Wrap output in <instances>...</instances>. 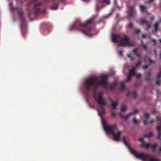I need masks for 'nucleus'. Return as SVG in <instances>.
I'll return each instance as SVG.
<instances>
[{
    "label": "nucleus",
    "instance_id": "47",
    "mask_svg": "<svg viewBox=\"0 0 161 161\" xmlns=\"http://www.w3.org/2000/svg\"><path fill=\"white\" fill-rule=\"evenodd\" d=\"M146 36L147 35L146 34H142V36L143 38H144L146 37Z\"/></svg>",
    "mask_w": 161,
    "mask_h": 161
},
{
    "label": "nucleus",
    "instance_id": "58",
    "mask_svg": "<svg viewBox=\"0 0 161 161\" xmlns=\"http://www.w3.org/2000/svg\"><path fill=\"white\" fill-rule=\"evenodd\" d=\"M31 0L32 2H36V1H37V0Z\"/></svg>",
    "mask_w": 161,
    "mask_h": 161
},
{
    "label": "nucleus",
    "instance_id": "1",
    "mask_svg": "<svg viewBox=\"0 0 161 161\" xmlns=\"http://www.w3.org/2000/svg\"><path fill=\"white\" fill-rule=\"evenodd\" d=\"M108 75H103L101 76V80L98 81L96 79L92 77L89 78L85 80L84 86L86 90L88 91L93 87L94 90L99 85H102L106 87L107 85V79Z\"/></svg>",
    "mask_w": 161,
    "mask_h": 161
},
{
    "label": "nucleus",
    "instance_id": "46",
    "mask_svg": "<svg viewBox=\"0 0 161 161\" xmlns=\"http://www.w3.org/2000/svg\"><path fill=\"white\" fill-rule=\"evenodd\" d=\"M157 111L155 110H153L152 111V113L153 114H155L157 113Z\"/></svg>",
    "mask_w": 161,
    "mask_h": 161
},
{
    "label": "nucleus",
    "instance_id": "48",
    "mask_svg": "<svg viewBox=\"0 0 161 161\" xmlns=\"http://www.w3.org/2000/svg\"><path fill=\"white\" fill-rule=\"evenodd\" d=\"M96 10H97V11H99L100 9V8L98 7V6L97 5L96 6Z\"/></svg>",
    "mask_w": 161,
    "mask_h": 161
},
{
    "label": "nucleus",
    "instance_id": "37",
    "mask_svg": "<svg viewBox=\"0 0 161 161\" xmlns=\"http://www.w3.org/2000/svg\"><path fill=\"white\" fill-rule=\"evenodd\" d=\"M141 23L142 24H147V22L145 20L142 19L141 20Z\"/></svg>",
    "mask_w": 161,
    "mask_h": 161
},
{
    "label": "nucleus",
    "instance_id": "40",
    "mask_svg": "<svg viewBox=\"0 0 161 161\" xmlns=\"http://www.w3.org/2000/svg\"><path fill=\"white\" fill-rule=\"evenodd\" d=\"M133 25L131 22H130L128 25V26L130 28H132L133 27Z\"/></svg>",
    "mask_w": 161,
    "mask_h": 161
},
{
    "label": "nucleus",
    "instance_id": "57",
    "mask_svg": "<svg viewBox=\"0 0 161 161\" xmlns=\"http://www.w3.org/2000/svg\"><path fill=\"white\" fill-rule=\"evenodd\" d=\"M112 115L114 117L115 116V114L114 113H112Z\"/></svg>",
    "mask_w": 161,
    "mask_h": 161
},
{
    "label": "nucleus",
    "instance_id": "9",
    "mask_svg": "<svg viewBox=\"0 0 161 161\" xmlns=\"http://www.w3.org/2000/svg\"><path fill=\"white\" fill-rule=\"evenodd\" d=\"M135 7L134 6H130V10L129 12V14L130 17H132L133 15L135 14Z\"/></svg>",
    "mask_w": 161,
    "mask_h": 161
},
{
    "label": "nucleus",
    "instance_id": "51",
    "mask_svg": "<svg viewBox=\"0 0 161 161\" xmlns=\"http://www.w3.org/2000/svg\"><path fill=\"white\" fill-rule=\"evenodd\" d=\"M153 52H154V54L155 56H156L157 53H156V50L155 49H154L153 50Z\"/></svg>",
    "mask_w": 161,
    "mask_h": 161
},
{
    "label": "nucleus",
    "instance_id": "44",
    "mask_svg": "<svg viewBox=\"0 0 161 161\" xmlns=\"http://www.w3.org/2000/svg\"><path fill=\"white\" fill-rule=\"evenodd\" d=\"M119 55L120 56H122V51H119Z\"/></svg>",
    "mask_w": 161,
    "mask_h": 161
},
{
    "label": "nucleus",
    "instance_id": "29",
    "mask_svg": "<svg viewBox=\"0 0 161 161\" xmlns=\"http://www.w3.org/2000/svg\"><path fill=\"white\" fill-rule=\"evenodd\" d=\"M132 95L134 99L136 98L137 97V94L135 91H134L132 93Z\"/></svg>",
    "mask_w": 161,
    "mask_h": 161
},
{
    "label": "nucleus",
    "instance_id": "36",
    "mask_svg": "<svg viewBox=\"0 0 161 161\" xmlns=\"http://www.w3.org/2000/svg\"><path fill=\"white\" fill-rule=\"evenodd\" d=\"M103 3H106L107 4H109L110 3L109 1L108 0H103Z\"/></svg>",
    "mask_w": 161,
    "mask_h": 161
},
{
    "label": "nucleus",
    "instance_id": "30",
    "mask_svg": "<svg viewBox=\"0 0 161 161\" xmlns=\"http://www.w3.org/2000/svg\"><path fill=\"white\" fill-rule=\"evenodd\" d=\"M132 121L134 124H136L139 123V121L136 118H134L133 119Z\"/></svg>",
    "mask_w": 161,
    "mask_h": 161
},
{
    "label": "nucleus",
    "instance_id": "42",
    "mask_svg": "<svg viewBox=\"0 0 161 161\" xmlns=\"http://www.w3.org/2000/svg\"><path fill=\"white\" fill-rule=\"evenodd\" d=\"M149 64H151L153 63V61L151 59H148Z\"/></svg>",
    "mask_w": 161,
    "mask_h": 161
},
{
    "label": "nucleus",
    "instance_id": "3",
    "mask_svg": "<svg viewBox=\"0 0 161 161\" xmlns=\"http://www.w3.org/2000/svg\"><path fill=\"white\" fill-rule=\"evenodd\" d=\"M102 121L104 130L108 133L112 134L115 141H119L121 132L119 130L116 124H107L103 119H102Z\"/></svg>",
    "mask_w": 161,
    "mask_h": 161
},
{
    "label": "nucleus",
    "instance_id": "22",
    "mask_svg": "<svg viewBox=\"0 0 161 161\" xmlns=\"http://www.w3.org/2000/svg\"><path fill=\"white\" fill-rule=\"evenodd\" d=\"M141 46L142 47L143 49L146 51L147 50V47L146 45L142 41H141Z\"/></svg>",
    "mask_w": 161,
    "mask_h": 161
},
{
    "label": "nucleus",
    "instance_id": "61",
    "mask_svg": "<svg viewBox=\"0 0 161 161\" xmlns=\"http://www.w3.org/2000/svg\"><path fill=\"white\" fill-rule=\"evenodd\" d=\"M90 107L91 108H93V107H92V106L91 105H90Z\"/></svg>",
    "mask_w": 161,
    "mask_h": 161
},
{
    "label": "nucleus",
    "instance_id": "11",
    "mask_svg": "<svg viewBox=\"0 0 161 161\" xmlns=\"http://www.w3.org/2000/svg\"><path fill=\"white\" fill-rule=\"evenodd\" d=\"M18 12L19 14L22 21L24 22H25V19L23 16L24 13V12L22 11V9L21 8V10H19V9H18Z\"/></svg>",
    "mask_w": 161,
    "mask_h": 161
},
{
    "label": "nucleus",
    "instance_id": "2",
    "mask_svg": "<svg viewBox=\"0 0 161 161\" xmlns=\"http://www.w3.org/2000/svg\"><path fill=\"white\" fill-rule=\"evenodd\" d=\"M121 140L124 142L125 145L127 147L130 153L136 158L139 159L142 161H160L158 159L153 158L150 154L144 153H136L135 151L131 148L127 142L125 137H122L121 138Z\"/></svg>",
    "mask_w": 161,
    "mask_h": 161
},
{
    "label": "nucleus",
    "instance_id": "45",
    "mask_svg": "<svg viewBox=\"0 0 161 161\" xmlns=\"http://www.w3.org/2000/svg\"><path fill=\"white\" fill-rule=\"evenodd\" d=\"M148 67V65H146L144 66L142 68L143 69H146Z\"/></svg>",
    "mask_w": 161,
    "mask_h": 161
},
{
    "label": "nucleus",
    "instance_id": "24",
    "mask_svg": "<svg viewBox=\"0 0 161 161\" xmlns=\"http://www.w3.org/2000/svg\"><path fill=\"white\" fill-rule=\"evenodd\" d=\"M153 133L152 132H150L147 135H145L144 136V137L149 138L151 137L153 135Z\"/></svg>",
    "mask_w": 161,
    "mask_h": 161
},
{
    "label": "nucleus",
    "instance_id": "25",
    "mask_svg": "<svg viewBox=\"0 0 161 161\" xmlns=\"http://www.w3.org/2000/svg\"><path fill=\"white\" fill-rule=\"evenodd\" d=\"M125 87V86L124 82H122L121 85L120 86V89L121 90H123L124 89Z\"/></svg>",
    "mask_w": 161,
    "mask_h": 161
},
{
    "label": "nucleus",
    "instance_id": "59",
    "mask_svg": "<svg viewBox=\"0 0 161 161\" xmlns=\"http://www.w3.org/2000/svg\"><path fill=\"white\" fill-rule=\"evenodd\" d=\"M159 57L160 58H161V52L159 54Z\"/></svg>",
    "mask_w": 161,
    "mask_h": 161
},
{
    "label": "nucleus",
    "instance_id": "41",
    "mask_svg": "<svg viewBox=\"0 0 161 161\" xmlns=\"http://www.w3.org/2000/svg\"><path fill=\"white\" fill-rule=\"evenodd\" d=\"M20 29H21V31L22 33V35H23V25H22V24H21L20 25Z\"/></svg>",
    "mask_w": 161,
    "mask_h": 161
},
{
    "label": "nucleus",
    "instance_id": "34",
    "mask_svg": "<svg viewBox=\"0 0 161 161\" xmlns=\"http://www.w3.org/2000/svg\"><path fill=\"white\" fill-rule=\"evenodd\" d=\"M141 32L140 30L139 29H136L135 31V33L136 34H138Z\"/></svg>",
    "mask_w": 161,
    "mask_h": 161
},
{
    "label": "nucleus",
    "instance_id": "60",
    "mask_svg": "<svg viewBox=\"0 0 161 161\" xmlns=\"http://www.w3.org/2000/svg\"><path fill=\"white\" fill-rule=\"evenodd\" d=\"M19 2L20 3H22L23 2L21 0H19Z\"/></svg>",
    "mask_w": 161,
    "mask_h": 161
},
{
    "label": "nucleus",
    "instance_id": "31",
    "mask_svg": "<svg viewBox=\"0 0 161 161\" xmlns=\"http://www.w3.org/2000/svg\"><path fill=\"white\" fill-rule=\"evenodd\" d=\"M138 50V49L137 48H136L133 51V53L134 55H135L137 53V51Z\"/></svg>",
    "mask_w": 161,
    "mask_h": 161
},
{
    "label": "nucleus",
    "instance_id": "18",
    "mask_svg": "<svg viewBox=\"0 0 161 161\" xmlns=\"http://www.w3.org/2000/svg\"><path fill=\"white\" fill-rule=\"evenodd\" d=\"M150 147H151L153 151H155L157 146V144L156 143H154L153 144H150Z\"/></svg>",
    "mask_w": 161,
    "mask_h": 161
},
{
    "label": "nucleus",
    "instance_id": "52",
    "mask_svg": "<svg viewBox=\"0 0 161 161\" xmlns=\"http://www.w3.org/2000/svg\"><path fill=\"white\" fill-rule=\"evenodd\" d=\"M147 24V27L148 29H149L151 27V25L150 24Z\"/></svg>",
    "mask_w": 161,
    "mask_h": 161
},
{
    "label": "nucleus",
    "instance_id": "27",
    "mask_svg": "<svg viewBox=\"0 0 161 161\" xmlns=\"http://www.w3.org/2000/svg\"><path fill=\"white\" fill-rule=\"evenodd\" d=\"M127 108V107L125 106H122L121 107V110L122 112H125Z\"/></svg>",
    "mask_w": 161,
    "mask_h": 161
},
{
    "label": "nucleus",
    "instance_id": "19",
    "mask_svg": "<svg viewBox=\"0 0 161 161\" xmlns=\"http://www.w3.org/2000/svg\"><path fill=\"white\" fill-rule=\"evenodd\" d=\"M101 111L98 112L99 115L102 117L103 114H104L105 113V110L104 108L103 107L101 108Z\"/></svg>",
    "mask_w": 161,
    "mask_h": 161
},
{
    "label": "nucleus",
    "instance_id": "50",
    "mask_svg": "<svg viewBox=\"0 0 161 161\" xmlns=\"http://www.w3.org/2000/svg\"><path fill=\"white\" fill-rule=\"evenodd\" d=\"M154 19V17L153 16H151L150 18V20L151 22H152Z\"/></svg>",
    "mask_w": 161,
    "mask_h": 161
},
{
    "label": "nucleus",
    "instance_id": "33",
    "mask_svg": "<svg viewBox=\"0 0 161 161\" xmlns=\"http://www.w3.org/2000/svg\"><path fill=\"white\" fill-rule=\"evenodd\" d=\"M144 136L143 137L140 138L139 139V142H141L142 143V144L143 142H145L144 141Z\"/></svg>",
    "mask_w": 161,
    "mask_h": 161
},
{
    "label": "nucleus",
    "instance_id": "14",
    "mask_svg": "<svg viewBox=\"0 0 161 161\" xmlns=\"http://www.w3.org/2000/svg\"><path fill=\"white\" fill-rule=\"evenodd\" d=\"M140 9L142 13L145 12L147 13V7L142 5H140L139 6Z\"/></svg>",
    "mask_w": 161,
    "mask_h": 161
},
{
    "label": "nucleus",
    "instance_id": "63",
    "mask_svg": "<svg viewBox=\"0 0 161 161\" xmlns=\"http://www.w3.org/2000/svg\"><path fill=\"white\" fill-rule=\"evenodd\" d=\"M60 0L61 1V2H63L64 0Z\"/></svg>",
    "mask_w": 161,
    "mask_h": 161
},
{
    "label": "nucleus",
    "instance_id": "62",
    "mask_svg": "<svg viewBox=\"0 0 161 161\" xmlns=\"http://www.w3.org/2000/svg\"><path fill=\"white\" fill-rule=\"evenodd\" d=\"M159 42L161 43V39H160L159 40Z\"/></svg>",
    "mask_w": 161,
    "mask_h": 161
},
{
    "label": "nucleus",
    "instance_id": "8",
    "mask_svg": "<svg viewBox=\"0 0 161 161\" xmlns=\"http://www.w3.org/2000/svg\"><path fill=\"white\" fill-rule=\"evenodd\" d=\"M41 4V3H38L35 5L34 7V14L36 15V14L40 12V6Z\"/></svg>",
    "mask_w": 161,
    "mask_h": 161
},
{
    "label": "nucleus",
    "instance_id": "20",
    "mask_svg": "<svg viewBox=\"0 0 161 161\" xmlns=\"http://www.w3.org/2000/svg\"><path fill=\"white\" fill-rule=\"evenodd\" d=\"M151 77V74L150 72L147 73V76L145 77V80L147 81H149L150 80Z\"/></svg>",
    "mask_w": 161,
    "mask_h": 161
},
{
    "label": "nucleus",
    "instance_id": "39",
    "mask_svg": "<svg viewBox=\"0 0 161 161\" xmlns=\"http://www.w3.org/2000/svg\"><path fill=\"white\" fill-rule=\"evenodd\" d=\"M138 113V110L136 109H134V112H133L130 113V114H135V113Z\"/></svg>",
    "mask_w": 161,
    "mask_h": 161
},
{
    "label": "nucleus",
    "instance_id": "32",
    "mask_svg": "<svg viewBox=\"0 0 161 161\" xmlns=\"http://www.w3.org/2000/svg\"><path fill=\"white\" fill-rule=\"evenodd\" d=\"M127 56L128 58H130V61H132V60L133 59V58L131 54H128L127 55Z\"/></svg>",
    "mask_w": 161,
    "mask_h": 161
},
{
    "label": "nucleus",
    "instance_id": "10",
    "mask_svg": "<svg viewBox=\"0 0 161 161\" xmlns=\"http://www.w3.org/2000/svg\"><path fill=\"white\" fill-rule=\"evenodd\" d=\"M157 81L155 83L157 85H159L161 82V71L158 74L156 79Z\"/></svg>",
    "mask_w": 161,
    "mask_h": 161
},
{
    "label": "nucleus",
    "instance_id": "12",
    "mask_svg": "<svg viewBox=\"0 0 161 161\" xmlns=\"http://www.w3.org/2000/svg\"><path fill=\"white\" fill-rule=\"evenodd\" d=\"M132 114H130V113H129L128 114L124 115L121 114H119V116L120 118H124V120L126 121L127 119H128L129 118V117Z\"/></svg>",
    "mask_w": 161,
    "mask_h": 161
},
{
    "label": "nucleus",
    "instance_id": "56",
    "mask_svg": "<svg viewBox=\"0 0 161 161\" xmlns=\"http://www.w3.org/2000/svg\"><path fill=\"white\" fill-rule=\"evenodd\" d=\"M153 122V120L151 119V120L149 122V123L150 124H152Z\"/></svg>",
    "mask_w": 161,
    "mask_h": 161
},
{
    "label": "nucleus",
    "instance_id": "6",
    "mask_svg": "<svg viewBox=\"0 0 161 161\" xmlns=\"http://www.w3.org/2000/svg\"><path fill=\"white\" fill-rule=\"evenodd\" d=\"M94 98L99 105H105V103L104 102L103 96L101 92H99L97 94L94 93Z\"/></svg>",
    "mask_w": 161,
    "mask_h": 161
},
{
    "label": "nucleus",
    "instance_id": "13",
    "mask_svg": "<svg viewBox=\"0 0 161 161\" xmlns=\"http://www.w3.org/2000/svg\"><path fill=\"white\" fill-rule=\"evenodd\" d=\"M150 144L147 143L145 142H143L142 144L140 146V147L142 148H145L148 149L150 147Z\"/></svg>",
    "mask_w": 161,
    "mask_h": 161
},
{
    "label": "nucleus",
    "instance_id": "7",
    "mask_svg": "<svg viewBox=\"0 0 161 161\" xmlns=\"http://www.w3.org/2000/svg\"><path fill=\"white\" fill-rule=\"evenodd\" d=\"M131 69H129V74L127 76V78L125 80V81L129 82L131 79L132 77L135 75V67L132 66L131 67Z\"/></svg>",
    "mask_w": 161,
    "mask_h": 161
},
{
    "label": "nucleus",
    "instance_id": "38",
    "mask_svg": "<svg viewBox=\"0 0 161 161\" xmlns=\"http://www.w3.org/2000/svg\"><path fill=\"white\" fill-rule=\"evenodd\" d=\"M135 76L138 79H139L141 77V75L140 74H136L135 75Z\"/></svg>",
    "mask_w": 161,
    "mask_h": 161
},
{
    "label": "nucleus",
    "instance_id": "4",
    "mask_svg": "<svg viewBox=\"0 0 161 161\" xmlns=\"http://www.w3.org/2000/svg\"><path fill=\"white\" fill-rule=\"evenodd\" d=\"M112 41L114 42H118L119 46L123 47H133L135 43L130 41V38L124 34L112 35Z\"/></svg>",
    "mask_w": 161,
    "mask_h": 161
},
{
    "label": "nucleus",
    "instance_id": "21",
    "mask_svg": "<svg viewBox=\"0 0 161 161\" xmlns=\"http://www.w3.org/2000/svg\"><path fill=\"white\" fill-rule=\"evenodd\" d=\"M159 23H156L154 25V30H153V32H156L157 31L158 28V27Z\"/></svg>",
    "mask_w": 161,
    "mask_h": 161
},
{
    "label": "nucleus",
    "instance_id": "53",
    "mask_svg": "<svg viewBox=\"0 0 161 161\" xmlns=\"http://www.w3.org/2000/svg\"><path fill=\"white\" fill-rule=\"evenodd\" d=\"M30 13H31V11H28V17L29 18H30Z\"/></svg>",
    "mask_w": 161,
    "mask_h": 161
},
{
    "label": "nucleus",
    "instance_id": "26",
    "mask_svg": "<svg viewBox=\"0 0 161 161\" xmlns=\"http://www.w3.org/2000/svg\"><path fill=\"white\" fill-rule=\"evenodd\" d=\"M117 85V83H114L112 85L110 86L109 88L110 90H112L114 89V87L116 86Z\"/></svg>",
    "mask_w": 161,
    "mask_h": 161
},
{
    "label": "nucleus",
    "instance_id": "35",
    "mask_svg": "<svg viewBox=\"0 0 161 161\" xmlns=\"http://www.w3.org/2000/svg\"><path fill=\"white\" fill-rule=\"evenodd\" d=\"M141 63L140 61H139L135 66H134L135 67V68L136 67L138 66L141 64Z\"/></svg>",
    "mask_w": 161,
    "mask_h": 161
},
{
    "label": "nucleus",
    "instance_id": "55",
    "mask_svg": "<svg viewBox=\"0 0 161 161\" xmlns=\"http://www.w3.org/2000/svg\"><path fill=\"white\" fill-rule=\"evenodd\" d=\"M135 55L138 57H140V54H138L137 53L136 55Z\"/></svg>",
    "mask_w": 161,
    "mask_h": 161
},
{
    "label": "nucleus",
    "instance_id": "23",
    "mask_svg": "<svg viewBox=\"0 0 161 161\" xmlns=\"http://www.w3.org/2000/svg\"><path fill=\"white\" fill-rule=\"evenodd\" d=\"M58 4H57L51 6L50 7V8L51 9H56L58 8Z\"/></svg>",
    "mask_w": 161,
    "mask_h": 161
},
{
    "label": "nucleus",
    "instance_id": "49",
    "mask_svg": "<svg viewBox=\"0 0 161 161\" xmlns=\"http://www.w3.org/2000/svg\"><path fill=\"white\" fill-rule=\"evenodd\" d=\"M130 94V92H128L126 94V96L128 97Z\"/></svg>",
    "mask_w": 161,
    "mask_h": 161
},
{
    "label": "nucleus",
    "instance_id": "17",
    "mask_svg": "<svg viewBox=\"0 0 161 161\" xmlns=\"http://www.w3.org/2000/svg\"><path fill=\"white\" fill-rule=\"evenodd\" d=\"M91 28H88L86 29L85 31H81V32L84 34L85 35H87V33L90 31Z\"/></svg>",
    "mask_w": 161,
    "mask_h": 161
},
{
    "label": "nucleus",
    "instance_id": "16",
    "mask_svg": "<svg viewBox=\"0 0 161 161\" xmlns=\"http://www.w3.org/2000/svg\"><path fill=\"white\" fill-rule=\"evenodd\" d=\"M110 103H111V106L113 107V108L114 109H115L118 104V102H114L112 100H111Z\"/></svg>",
    "mask_w": 161,
    "mask_h": 161
},
{
    "label": "nucleus",
    "instance_id": "15",
    "mask_svg": "<svg viewBox=\"0 0 161 161\" xmlns=\"http://www.w3.org/2000/svg\"><path fill=\"white\" fill-rule=\"evenodd\" d=\"M144 116L145 117V119L144 122V124L145 125H146L147 124L148 119L149 118V115L148 113H146L144 114Z\"/></svg>",
    "mask_w": 161,
    "mask_h": 161
},
{
    "label": "nucleus",
    "instance_id": "43",
    "mask_svg": "<svg viewBox=\"0 0 161 161\" xmlns=\"http://www.w3.org/2000/svg\"><path fill=\"white\" fill-rule=\"evenodd\" d=\"M151 41L153 42L154 45L156 44V42L155 39H152L151 40Z\"/></svg>",
    "mask_w": 161,
    "mask_h": 161
},
{
    "label": "nucleus",
    "instance_id": "54",
    "mask_svg": "<svg viewBox=\"0 0 161 161\" xmlns=\"http://www.w3.org/2000/svg\"><path fill=\"white\" fill-rule=\"evenodd\" d=\"M153 1V0H149L147 2V3L148 4L152 2Z\"/></svg>",
    "mask_w": 161,
    "mask_h": 161
},
{
    "label": "nucleus",
    "instance_id": "5",
    "mask_svg": "<svg viewBox=\"0 0 161 161\" xmlns=\"http://www.w3.org/2000/svg\"><path fill=\"white\" fill-rule=\"evenodd\" d=\"M93 20L92 19H90L87 21L85 23L83 24H82L80 22L76 23L70 28L69 30L70 31L74 30H80L82 27H86L87 25L91 24Z\"/></svg>",
    "mask_w": 161,
    "mask_h": 161
},
{
    "label": "nucleus",
    "instance_id": "64",
    "mask_svg": "<svg viewBox=\"0 0 161 161\" xmlns=\"http://www.w3.org/2000/svg\"><path fill=\"white\" fill-rule=\"evenodd\" d=\"M160 22H161V19L160 20Z\"/></svg>",
    "mask_w": 161,
    "mask_h": 161
},
{
    "label": "nucleus",
    "instance_id": "28",
    "mask_svg": "<svg viewBox=\"0 0 161 161\" xmlns=\"http://www.w3.org/2000/svg\"><path fill=\"white\" fill-rule=\"evenodd\" d=\"M9 5L10 6L11 9L13 10H15L17 9V8L16 7H13L12 6V3H9Z\"/></svg>",
    "mask_w": 161,
    "mask_h": 161
}]
</instances>
